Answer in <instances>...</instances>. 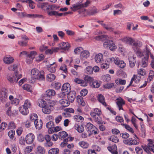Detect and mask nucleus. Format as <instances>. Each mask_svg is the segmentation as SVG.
I'll return each mask as SVG.
<instances>
[{
    "label": "nucleus",
    "instance_id": "obj_58",
    "mask_svg": "<svg viewBox=\"0 0 154 154\" xmlns=\"http://www.w3.org/2000/svg\"><path fill=\"white\" fill-rule=\"evenodd\" d=\"M53 145V142L51 141H46L44 143V146L46 147H51Z\"/></svg>",
    "mask_w": 154,
    "mask_h": 154
},
{
    "label": "nucleus",
    "instance_id": "obj_36",
    "mask_svg": "<svg viewBox=\"0 0 154 154\" xmlns=\"http://www.w3.org/2000/svg\"><path fill=\"white\" fill-rule=\"evenodd\" d=\"M84 81L85 82H88L91 84L94 81L93 78L90 77L88 75H86L84 78Z\"/></svg>",
    "mask_w": 154,
    "mask_h": 154
},
{
    "label": "nucleus",
    "instance_id": "obj_22",
    "mask_svg": "<svg viewBox=\"0 0 154 154\" xmlns=\"http://www.w3.org/2000/svg\"><path fill=\"white\" fill-rule=\"evenodd\" d=\"M65 97H60L63 98L60 100L59 102L62 106L64 107H67L69 106V102H68L67 100L64 98Z\"/></svg>",
    "mask_w": 154,
    "mask_h": 154
},
{
    "label": "nucleus",
    "instance_id": "obj_12",
    "mask_svg": "<svg viewBox=\"0 0 154 154\" xmlns=\"http://www.w3.org/2000/svg\"><path fill=\"white\" fill-rule=\"evenodd\" d=\"M123 142L125 144L129 146L137 145L139 143L136 140L131 138L123 140Z\"/></svg>",
    "mask_w": 154,
    "mask_h": 154
},
{
    "label": "nucleus",
    "instance_id": "obj_47",
    "mask_svg": "<svg viewBox=\"0 0 154 154\" xmlns=\"http://www.w3.org/2000/svg\"><path fill=\"white\" fill-rule=\"evenodd\" d=\"M74 119L75 120L78 122H82L84 120V118L82 116L78 115L74 116Z\"/></svg>",
    "mask_w": 154,
    "mask_h": 154
},
{
    "label": "nucleus",
    "instance_id": "obj_64",
    "mask_svg": "<svg viewBox=\"0 0 154 154\" xmlns=\"http://www.w3.org/2000/svg\"><path fill=\"white\" fill-rule=\"evenodd\" d=\"M19 143L21 145H24L25 144V138L24 137H21L19 140Z\"/></svg>",
    "mask_w": 154,
    "mask_h": 154
},
{
    "label": "nucleus",
    "instance_id": "obj_62",
    "mask_svg": "<svg viewBox=\"0 0 154 154\" xmlns=\"http://www.w3.org/2000/svg\"><path fill=\"white\" fill-rule=\"evenodd\" d=\"M37 139L39 141L43 142L45 140V137L41 134L38 135L37 137Z\"/></svg>",
    "mask_w": 154,
    "mask_h": 154
},
{
    "label": "nucleus",
    "instance_id": "obj_10",
    "mask_svg": "<svg viewBox=\"0 0 154 154\" xmlns=\"http://www.w3.org/2000/svg\"><path fill=\"white\" fill-rule=\"evenodd\" d=\"M110 60L111 61H114L115 64L121 68H123L125 66V63L123 61L120 60L118 58L112 57L110 58Z\"/></svg>",
    "mask_w": 154,
    "mask_h": 154
},
{
    "label": "nucleus",
    "instance_id": "obj_21",
    "mask_svg": "<svg viewBox=\"0 0 154 154\" xmlns=\"http://www.w3.org/2000/svg\"><path fill=\"white\" fill-rule=\"evenodd\" d=\"M103 55L102 54L99 53L96 54L94 57L95 61L97 63H102L103 62Z\"/></svg>",
    "mask_w": 154,
    "mask_h": 154
},
{
    "label": "nucleus",
    "instance_id": "obj_28",
    "mask_svg": "<svg viewBox=\"0 0 154 154\" xmlns=\"http://www.w3.org/2000/svg\"><path fill=\"white\" fill-rule=\"evenodd\" d=\"M74 82L79 84H80L82 86H86L87 85V84L86 82L82 80L79 78H75L74 79Z\"/></svg>",
    "mask_w": 154,
    "mask_h": 154
},
{
    "label": "nucleus",
    "instance_id": "obj_18",
    "mask_svg": "<svg viewBox=\"0 0 154 154\" xmlns=\"http://www.w3.org/2000/svg\"><path fill=\"white\" fill-rule=\"evenodd\" d=\"M91 116L93 118L96 117V115L100 116L101 114V112L99 109L95 108L92 110L90 112Z\"/></svg>",
    "mask_w": 154,
    "mask_h": 154
},
{
    "label": "nucleus",
    "instance_id": "obj_5",
    "mask_svg": "<svg viewBox=\"0 0 154 154\" xmlns=\"http://www.w3.org/2000/svg\"><path fill=\"white\" fill-rule=\"evenodd\" d=\"M21 77V75L16 71L14 74H9L7 75V79L10 83H14L17 82L18 80Z\"/></svg>",
    "mask_w": 154,
    "mask_h": 154
},
{
    "label": "nucleus",
    "instance_id": "obj_43",
    "mask_svg": "<svg viewBox=\"0 0 154 154\" xmlns=\"http://www.w3.org/2000/svg\"><path fill=\"white\" fill-rule=\"evenodd\" d=\"M23 106L25 108L28 109L30 108L31 106V104L30 101L28 100H26L24 102Z\"/></svg>",
    "mask_w": 154,
    "mask_h": 154
},
{
    "label": "nucleus",
    "instance_id": "obj_31",
    "mask_svg": "<svg viewBox=\"0 0 154 154\" xmlns=\"http://www.w3.org/2000/svg\"><path fill=\"white\" fill-rule=\"evenodd\" d=\"M107 149L112 154H118L117 148L116 146H112L108 147H107Z\"/></svg>",
    "mask_w": 154,
    "mask_h": 154
},
{
    "label": "nucleus",
    "instance_id": "obj_8",
    "mask_svg": "<svg viewBox=\"0 0 154 154\" xmlns=\"http://www.w3.org/2000/svg\"><path fill=\"white\" fill-rule=\"evenodd\" d=\"M90 2L88 1H87L84 4L76 3L72 5L70 8L73 11H75L78 9H80L82 8L87 7Z\"/></svg>",
    "mask_w": 154,
    "mask_h": 154
},
{
    "label": "nucleus",
    "instance_id": "obj_41",
    "mask_svg": "<svg viewBox=\"0 0 154 154\" xmlns=\"http://www.w3.org/2000/svg\"><path fill=\"white\" fill-rule=\"evenodd\" d=\"M148 58V57H144V58L142 59V67L145 68L147 66Z\"/></svg>",
    "mask_w": 154,
    "mask_h": 154
},
{
    "label": "nucleus",
    "instance_id": "obj_53",
    "mask_svg": "<svg viewBox=\"0 0 154 154\" xmlns=\"http://www.w3.org/2000/svg\"><path fill=\"white\" fill-rule=\"evenodd\" d=\"M85 70L86 73L88 74H91L93 72V69L91 66H88L87 67Z\"/></svg>",
    "mask_w": 154,
    "mask_h": 154
},
{
    "label": "nucleus",
    "instance_id": "obj_49",
    "mask_svg": "<svg viewBox=\"0 0 154 154\" xmlns=\"http://www.w3.org/2000/svg\"><path fill=\"white\" fill-rule=\"evenodd\" d=\"M121 125L124 126L125 128L129 131L131 133H133L134 131L132 128H131L129 125H126L125 124H121Z\"/></svg>",
    "mask_w": 154,
    "mask_h": 154
},
{
    "label": "nucleus",
    "instance_id": "obj_48",
    "mask_svg": "<svg viewBox=\"0 0 154 154\" xmlns=\"http://www.w3.org/2000/svg\"><path fill=\"white\" fill-rule=\"evenodd\" d=\"M38 116L36 114H33L30 115V119L31 121L35 122V121L38 120Z\"/></svg>",
    "mask_w": 154,
    "mask_h": 154
},
{
    "label": "nucleus",
    "instance_id": "obj_34",
    "mask_svg": "<svg viewBox=\"0 0 154 154\" xmlns=\"http://www.w3.org/2000/svg\"><path fill=\"white\" fill-rule=\"evenodd\" d=\"M77 101L79 104L84 106L85 104L84 102L82 97L80 96H77L76 98Z\"/></svg>",
    "mask_w": 154,
    "mask_h": 154
},
{
    "label": "nucleus",
    "instance_id": "obj_60",
    "mask_svg": "<svg viewBox=\"0 0 154 154\" xmlns=\"http://www.w3.org/2000/svg\"><path fill=\"white\" fill-rule=\"evenodd\" d=\"M48 15L50 16H57V12L54 11H48Z\"/></svg>",
    "mask_w": 154,
    "mask_h": 154
},
{
    "label": "nucleus",
    "instance_id": "obj_4",
    "mask_svg": "<svg viewBox=\"0 0 154 154\" xmlns=\"http://www.w3.org/2000/svg\"><path fill=\"white\" fill-rule=\"evenodd\" d=\"M121 41L127 44L130 45H132L133 47H136V46H141L142 43L141 42L138 40H134L132 38L129 37H125L122 38Z\"/></svg>",
    "mask_w": 154,
    "mask_h": 154
},
{
    "label": "nucleus",
    "instance_id": "obj_56",
    "mask_svg": "<svg viewBox=\"0 0 154 154\" xmlns=\"http://www.w3.org/2000/svg\"><path fill=\"white\" fill-rule=\"evenodd\" d=\"M26 2L29 4V6L31 9H33L35 8V6L33 5L34 2L32 0H26Z\"/></svg>",
    "mask_w": 154,
    "mask_h": 154
},
{
    "label": "nucleus",
    "instance_id": "obj_32",
    "mask_svg": "<svg viewBox=\"0 0 154 154\" xmlns=\"http://www.w3.org/2000/svg\"><path fill=\"white\" fill-rule=\"evenodd\" d=\"M58 137L59 139L62 140L65 139L67 137V133L65 131L60 132L58 133Z\"/></svg>",
    "mask_w": 154,
    "mask_h": 154
},
{
    "label": "nucleus",
    "instance_id": "obj_52",
    "mask_svg": "<svg viewBox=\"0 0 154 154\" xmlns=\"http://www.w3.org/2000/svg\"><path fill=\"white\" fill-rule=\"evenodd\" d=\"M103 81L105 82H109L111 80L110 76L109 74L104 75L103 77Z\"/></svg>",
    "mask_w": 154,
    "mask_h": 154
},
{
    "label": "nucleus",
    "instance_id": "obj_13",
    "mask_svg": "<svg viewBox=\"0 0 154 154\" xmlns=\"http://www.w3.org/2000/svg\"><path fill=\"white\" fill-rule=\"evenodd\" d=\"M35 139L34 135L32 133L28 134L26 136L25 140L26 143L28 144L32 143Z\"/></svg>",
    "mask_w": 154,
    "mask_h": 154
},
{
    "label": "nucleus",
    "instance_id": "obj_33",
    "mask_svg": "<svg viewBox=\"0 0 154 154\" xmlns=\"http://www.w3.org/2000/svg\"><path fill=\"white\" fill-rule=\"evenodd\" d=\"M99 11L95 7H93L88 12V14L90 15H94L98 13Z\"/></svg>",
    "mask_w": 154,
    "mask_h": 154
},
{
    "label": "nucleus",
    "instance_id": "obj_11",
    "mask_svg": "<svg viewBox=\"0 0 154 154\" xmlns=\"http://www.w3.org/2000/svg\"><path fill=\"white\" fill-rule=\"evenodd\" d=\"M8 90L7 89L4 87H2L0 90V99L1 101L4 102L7 99L8 94Z\"/></svg>",
    "mask_w": 154,
    "mask_h": 154
},
{
    "label": "nucleus",
    "instance_id": "obj_30",
    "mask_svg": "<svg viewBox=\"0 0 154 154\" xmlns=\"http://www.w3.org/2000/svg\"><path fill=\"white\" fill-rule=\"evenodd\" d=\"M19 109L20 112L23 115H26L29 113L28 109L23 106L20 107Z\"/></svg>",
    "mask_w": 154,
    "mask_h": 154
},
{
    "label": "nucleus",
    "instance_id": "obj_27",
    "mask_svg": "<svg viewBox=\"0 0 154 154\" xmlns=\"http://www.w3.org/2000/svg\"><path fill=\"white\" fill-rule=\"evenodd\" d=\"M86 127L87 131H93L94 129H96V127L90 122L88 123L86 125Z\"/></svg>",
    "mask_w": 154,
    "mask_h": 154
},
{
    "label": "nucleus",
    "instance_id": "obj_37",
    "mask_svg": "<svg viewBox=\"0 0 154 154\" xmlns=\"http://www.w3.org/2000/svg\"><path fill=\"white\" fill-rule=\"evenodd\" d=\"M55 76L53 74H48L47 76V80L51 82L54 81L55 79Z\"/></svg>",
    "mask_w": 154,
    "mask_h": 154
},
{
    "label": "nucleus",
    "instance_id": "obj_2",
    "mask_svg": "<svg viewBox=\"0 0 154 154\" xmlns=\"http://www.w3.org/2000/svg\"><path fill=\"white\" fill-rule=\"evenodd\" d=\"M32 81L35 82L37 79L40 81L45 79L44 72L43 71H39L36 69H33L31 71Z\"/></svg>",
    "mask_w": 154,
    "mask_h": 154
},
{
    "label": "nucleus",
    "instance_id": "obj_15",
    "mask_svg": "<svg viewBox=\"0 0 154 154\" xmlns=\"http://www.w3.org/2000/svg\"><path fill=\"white\" fill-rule=\"evenodd\" d=\"M116 103L117 106L119 108V110H123L122 106L125 104L124 100L121 97H119L116 99Z\"/></svg>",
    "mask_w": 154,
    "mask_h": 154
},
{
    "label": "nucleus",
    "instance_id": "obj_26",
    "mask_svg": "<svg viewBox=\"0 0 154 154\" xmlns=\"http://www.w3.org/2000/svg\"><path fill=\"white\" fill-rule=\"evenodd\" d=\"M97 99L98 101L101 103L103 105L106 106V103L105 101V98L103 95L101 94H98L97 96Z\"/></svg>",
    "mask_w": 154,
    "mask_h": 154
},
{
    "label": "nucleus",
    "instance_id": "obj_39",
    "mask_svg": "<svg viewBox=\"0 0 154 154\" xmlns=\"http://www.w3.org/2000/svg\"><path fill=\"white\" fill-rule=\"evenodd\" d=\"M115 83L117 85H125L126 83V81L125 79H118L115 81Z\"/></svg>",
    "mask_w": 154,
    "mask_h": 154
},
{
    "label": "nucleus",
    "instance_id": "obj_63",
    "mask_svg": "<svg viewBox=\"0 0 154 154\" xmlns=\"http://www.w3.org/2000/svg\"><path fill=\"white\" fill-rule=\"evenodd\" d=\"M135 150L137 154H143V151L140 147L138 146L136 147Z\"/></svg>",
    "mask_w": 154,
    "mask_h": 154
},
{
    "label": "nucleus",
    "instance_id": "obj_1",
    "mask_svg": "<svg viewBox=\"0 0 154 154\" xmlns=\"http://www.w3.org/2000/svg\"><path fill=\"white\" fill-rule=\"evenodd\" d=\"M94 39L98 41H104L103 47L109 49L113 51L117 48V46L112 40L109 39V37L106 35H98L94 38Z\"/></svg>",
    "mask_w": 154,
    "mask_h": 154
},
{
    "label": "nucleus",
    "instance_id": "obj_40",
    "mask_svg": "<svg viewBox=\"0 0 154 154\" xmlns=\"http://www.w3.org/2000/svg\"><path fill=\"white\" fill-rule=\"evenodd\" d=\"M109 140L115 143H117L119 142L118 138L114 135H112L109 137Z\"/></svg>",
    "mask_w": 154,
    "mask_h": 154
},
{
    "label": "nucleus",
    "instance_id": "obj_3",
    "mask_svg": "<svg viewBox=\"0 0 154 154\" xmlns=\"http://www.w3.org/2000/svg\"><path fill=\"white\" fill-rule=\"evenodd\" d=\"M45 102L43 100H40L38 103V106L42 107V111L44 114H49L53 110V105L50 103L45 104Z\"/></svg>",
    "mask_w": 154,
    "mask_h": 154
},
{
    "label": "nucleus",
    "instance_id": "obj_50",
    "mask_svg": "<svg viewBox=\"0 0 154 154\" xmlns=\"http://www.w3.org/2000/svg\"><path fill=\"white\" fill-rule=\"evenodd\" d=\"M48 3H42L39 5H38L37 6L39 8H40L41 9H44L46 8H47V9H49V8L47 7Z\"/></svg>",
    "mask_w": 154,
    "mask_h": 154
},
{
    "label": "nucleus",
    "instance_id": "obj_59",
    "mask_svg": "<svg viewBox=\"0 0 154 154\" xmlns=\"http://www.w3.org/2000/svg\"><path fill=\"white\" fill-rule=\"evenodd\" d=\"M16 128V126L14 123L12 122H10L8 124V128L9 129H14Z\"/></svg>",
    "mask_w": 154,
    "mask_h": 154
},
{
    "label": "nucleus",
    "instance_id": "obj_16",
    "mask_svg": "<svg viewBox=\"0 0 154 154\" xmlns=\"http://www.w3.org/2000/svg\"><path fill=\"white\" fill-rule=\"evenodd\" d=\"M59 46L60 49L64 51L68 50L70 47V44L67 42H62L59 44Z\"/></svg>",
    "mask_w": 154,
    "mask_h": 154
},
{
    "label": "nucleus",
    "instance_id": "obj_19",
    "mask_svg": "<svg viewBox=\"0 0 154 154\" xmlns=\"http://www.w3.org/2000/svg\"><path fill=\"white\" fill-rule=\"evenodd\" d=\"M3 61L5 63L10 64L14 62V59L11 56H6L3 58Z\"/></svg>",
    "mask_w": 154,
    "mask_h": 154
},
{
    "label": "nucleus",
    "instance_id": "obj_6",
    "mask_svg": "<svg viewBox=\"0 0 154 154\" xmlns=\"http://www.w3.org/2000/svg\"><path fill=\"white\" fill-rule=\"evenodd\" d=\"M70 85L68 83H66L63 84L62 88V93L60 94L59 96L62 97L66 96L68 93L71 91Z\"/></svg>",
    "mask_w": 154,
    "mask_h": 154
},
{
    "label": "nucleus",
    "instance_id": "obj_20",
    "mask_svg": "<svg viewBox=\"0 0 154 154\" xmlns=\"http://www.w3.org/2000/svg\"><path fill=\"white\" fill-rule=\"evenodd\" d=\"M54 123L53 122L50 121L46 123V127L48 128V132L49 134H52L54 132Z\"/></svg>",
    "mask_w": 154,
    "mask_h": 154
},
{
    "label": "nucleus",
    "instance_id": "obj_51",
    "mask_svg": "<svg viewBox=\"0 0 154 154\" xmlns=\"http://www.w3.org/2000/svg\"><path fill=\"white\" fill-rule=\"evenodd\" d=\"M50 66L48 68V70L51 72H54L56 71V67L55 65L53 66L52 64H50Z\"/></svg>",
    "mask_w": 154,
    "mask_h": 154
},
{
    "label": "nucleus",
    "instance_id": "obj_55",
    "mask_svg": "<svg viewBox=\"0 0 154 154\" xmlns=\"http://www.w3.org/2000/svg\"><path fill=\"white\" fill-rule=\"evenodd\" d=\"M137 73L140 75L143 76L145 75L146 72L144 69H140L138 70Z\"/></svg>",
    "mask_w": 154,
    "mask_h": 154
},
{
    "label": "nucleus",
    "instance_id": "obj_57",
    "mask_svg": "<svg viewBox=\"0 0 154 154\" xmlns=\"http://www.w3.org/2000/svg\"><path fill=\"white\" fill-rule=\"evenodd\" d=\"M83 49L82 47H79L74 49V52L75 54H77L80 53H82V51Z\"/></svg>",
    "mask_w": 154,
    "mask_h": 154
},
{
    "label": "nucleus",
    "instance_id": "obj_9",
    "mask_svg": "<svg viewBox=\"0 0 154 154\" xmlns=\"http://www.w3.org/2000/svg\"><path fill=\"white\" fill-rule=\"evenodd\" d=\"M56 92L54 90L48 89L46 91L45 94L43 95L42 98L44 100H48L54 96Z\"/></svg>",
    "mask_w": 154,
    "mask_h": 154
},
{
    "label": "nucleus",
    "instance_id": "obj_25",
    "mask_svg": "<svg viewBox=\"0 0 154 154\" xmlns=\"http://www.w3.org/2000/svg\"><path fill=\"white\" fill-rule=\"evenodd\" d=\"M141 46H136V47H132L133 50L136 53V54L137 56L139 57H142L143 56V53L141 52L140 50L139 49V48Z\"/></svg>",
    "mask_w": 154,
    "mask_h": 154
},
{
    "label": "nucleus",
    "instance_id": "obj_14",
    "mask_svg": "<svg viewBox=\"0 0 154 154\" xmlns=\"http://www.w3.org/2000/svg\"><path fill=\"white\" fill-rule=\"evenodd\" d=\"M68 99L69 102L72 103L76 97V93L74 91H71L67 94Z\"/></svg>",
    "mask_w": 154,
    "mask_h": 154
},
{
    "label": "nucleus",
    "instance_id": "obj_38",
    "mask_svg": "<svg viewBox=\"0 0 154 154\" xmlns=\"http://www.w3.org/2000/svg\"><path fill=\"white\" fill-rule=\"evenodd\" d=\"M59 152V149L56 148H52L48 151V154H57Z\"/></svg>",
    "mask_w": 154,
    "mask_h": 154
},
{
    "label": "nucleus",
    "instance_id": "obj_54",
    "mask_svg": "<svg viewBox=\"0 0 154 154\" xmlns=\"http://www.w3.org/2000/svg\"><path fill=\"white\" fill-rule=\"evenodd\" d=\"M114 83H108L104 85L103 86L105 88L108 89L113 87L114 86Z\"/></svg>",
    "mask_w": 154,
    "mask_h": 154
},
{
    "label": "nucleus",
    "instance_id": "obj_7",
    "mask_svg": "<svg viewBox=\"0 0 154 154\" xmlns=\"http://www.w3.org/2000/svg\"><path fill=\"white\" fill-rule=\"evenodd\" d=\"M148 146L146 145L142 146V147L144 150L147 153H149L150 151H152L154 153V144L151 139H148Z\"/></svg>",
    "mask_w": 154,
    "mask_h": 154
},
{
    "label": "nucleus",
    "instance_id": "obj_42",
    "mask_svg": "<svg viewBox=\"0 0 154 154\" xmlns=\"http://www.w3.org/2000/svg\"><path fill=\"white\" fill-rule=\"evenodd\" d=\"M17 68L18 66L16 64H14L13 65H10L8 67V70L10 71L16 70L17 69Z\"/></svg>",
    "mask_w": 154,
    "mask_h": 154
},
{
    "label": "nucleus",
    "instance_id": "obj_29",
    "mask_svg": "<svg viewBox=\"0 0 154 154\" xmlns=\"http://www.w3.org/2000/svg\"><path fill=\"white\" fill-rule=\"evenodd\" d=\"M45 153V150L43 147L39 146L36 148V154H44Z\"/></svg>",
    "mask_w": 154,
    "mask_h": 154
},
{
    "label": "nucleus",
    "instance_id": "obj_61",
    "mask_svg": "<svg viewBox=\"0 0 154 154\" xmlns=\"http://www.w3.org/2000/svg\"><path fill=\"white\" fill-rule=\"evenodd\" d=\"M136 119L134 118V117H132V119L131 120V122L133 124L134 126L135 127V128L137 129L138 128V126L137 125L136 123Z\"/></svg>",
    "mask_w": 154,
    "mask_h": 154
},
{
    "label": "nucleus",
    "instance_id": "obj_17",
    "mask_svg": "<svg viewBox=\"0 0 154 154\" xmlns=\"http://www.w3.org/2000/svg\"><path fill=\"white\" fill-rule=\"evenodd\" d=\"M36 55V52L35 51H31L30 54L27 55L26 62L28 64H30L33 58Z\"/></svg>",
    "mask_w": 154,
    "mask_h": 154
},
{
    "label": "nucleus",
    "instance_id": "obj_45",
    "mask_svg": "<svg viewBox=\"0 0 154 154\" xmlns=\"http://www.w3.org/2000/svg\"><path fill=\"white\" fill-rule=\"evenodd\" d=\"M33 149V148L32 146H28L26 147L24 149V152L25 154L29 153Z\"/></svg>",
    "mask_w": 154,
    "mask_h": 154
},
{
    "label": "nucleus",
    "instance_id": "obj_44",
    "mask_svg": "<svg viewBox=\"0 0 154 154\" xmlns=\"http://www.w3.org/2000/svg\"><path fill=\"white\" fill-rule=\"evenodd\" d=\"M101 67L102 68L104 69H107L109 67V63L107 61H106L103 62L102 63H101Z\"/></svg>",
    "mask_w": 154,
    "mask_h": 154
},
{
    "label": "nucleus",
    "instance_id": "obj_24",
    "mask_svg": "<svg viewBox=\"0 0 154 154\" xmlns=\"http://www.w3.org/2000/svg\"><path fill=\"white\" fill-rule=\"evenodd\" d=\"M74 128L79 133H82L84 131L83 125L79 124H75Z\"/></svg>",
    "mask_w": 154,
    "mask_h": 154
},
{
    "label": "nucleus",
    "instance_id": "obj_35",
    "mask_svg": "<svg viewBox=\"0 0 154 154\" xmlns=\"http://www.w3.org/2000/svg\"><path fill=\"white\" fill-rule=\"evenodd\" d=\"M89 56V52L88 51L86 50L82 51L80 54V57H81L85 58L88 57Z\"/></svg>",
    "mask_w": 154,
    "mask_h": 154
},
{
    "label": "nucleus",
    "instance_id": "obj_46",
    "mask_svg": "<svg viewBox=\"0 0 154 154\" xmlns=\"http://www.w3.org/2000/svg\"><path fill=\"white\" fill-rule=\"evenodd\" d=\"M79 144L81 147L83 148H87L88 146V143L84 141L80 142Z\"/></svg>",
    "mask_w": 154,
    "mask_h": 154
},
{
    "label": "nucleus",
    "instance_id": "obj_23",
    "mask_svg": "<svg viewBox=\"0 0 154 154\" xmlns=\"http://www.w3.org/2000/svg\"><path fill=\"white\" fill-rule=\"evenodd\" d=\"M34 125L36 129L40 130L41 129L42 126V122L41 120H37L34 122Z\"/></svg>",
    "mask_w": 154,
    "mask_h": 154
}]
</instances>
